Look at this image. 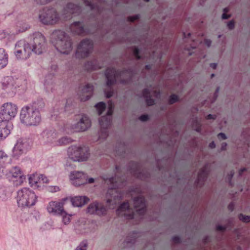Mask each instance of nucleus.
<instances>
[{"label":"nucleus","mask_w":250,"mask_h":250,"mask_svg":"<svg viewBox=\"0 0 250 250\" xmlns=\"http://www.w3.org/2000/svg\"><path fill=\"white\" fill-rule=\"evenodd\" d=\"M44 104L42 101L34 103L30 106H26L22 108L20 118L21 122L28 126H35L41 121L40 110L44 107Z\"/></svg>","instance_id":"f257e3e1"},{"label":"nucleus","mask_w":250,"mask_h":250,"mask_svg":"<svg viewBox=\"0 0 250 250\" xmlns=\"http://www.w3.org/2000/svg\"><path fill=\"white\" fill-rule=\"evenodd\" d=\"M53 43L61 53L68 54L72 50V42L69 36L63 31H55L52 33Z\"/></svg>","instance_id":"f03ea898"},{"label":"nucleus","mask_w":250,"mask_h":250,"mask_svg":"<svg viewBox=\"0 0 250 250\" xmlns=\"http://www.w3.org/2000/svg\"><path fill=\"white\" fill-rule=\"evenodd\" d=\"M106 78V86L110 87L114 84L119 79L121 84H126L129 81L130 73L127 71L116 70L114 68H108L105 73Z\"/></svg>","instance_id":"7ed1b4c3"},{"label":"nucleus","mask_w":250,"mask_h":250,"mask_svg":"<svg viewBox=\"0 0 250 250\" xmlns=\"http://www.w3.org/2000/svg\"><path fill=\"white\" fill-rule=\"evenodd\" d=\"M37 196L34 192L29 188H24L17 193V203L21 208L30 207L37 201Z\"/></svg>","instance_id":"20e7f679"},{"label":"nucleus","mask_w":250,"mask_h":250,"mask_svg":"<svg viewBox=\"0 0 250 250\" xmlns=\"http://www.w3.org/2000/svg\"><path fill=\"white\" fill-rule=\"evenodd\" d=\"M67 155L69 159L73 162H83L89 157L88 149L85 147L71 146L67 149Z\"/></svg>","instance_id":"39448f33"},{"label":"nucleus","mask_w":250,"mask_h":250,"mask_svg":"<svg viewBox=\"0 0 250 250\" xmlns=\"http://www.w3.org/2000/svg\"><path fill=\"white\" fill-rule=\"evenodd\" d=\"M91 125V121L89 118L86 116L82 115L68 125V132L69 133L84 132L89 128Z\"/></svg>","instance_id":"423d86ee"},{"label":"nucleus","mask_w":250,"mask_h":250,"mask_svg":"<svg viewBox=\"0 0 250 250\" xmlns=\"http://www.w3.org/2000/svg\"><path fill=\"white\" fill-rule=\"evenodd\" d=\"M32 43L30 44L31 50L37 54H41L45 50L46 40L44 36L40 32L33 34Z\"/></svg>","instance_id":"0eeeda50"},{"label":"nucleus","mask_w":250,"mask_h":250,"mask_svg":"<svg viewBox=\"0 0 250 250\" xmlns=\"http://www.w3.org/2000/svg\"><path fill=\"white\" fill-rule=\"evenodd\" d=\"M15 49V54L19 60L28 59L32 52L30 44L22 41L18 42L16 44Z\"/></svg>","instance_id":"6e6552de"},{"label":"nucleus","mask_w":250,"mask_h":250,"mask_svg":"<svg viewBox=\"0 0 250 250\" xmlns=\"http://www.w3.org/2000/svg\"><path fill=\"white\" fill-rule=\"evenodd\" d=\"M40 21L45 24H52L56 23L59 20V17L53 9H44L39 15Z\"/></svg>","instance_id":"1a4fd4ad"},{"label":"nucleus","mask_w":250,"mask_h":250,"mask_svg":"<svg viewBox=\"0 0 250 250\" xmlns=\"http://www.w3.org/2000/svg\"><path fill=\"white\" fill-rule=\"evenodd\" d=\"M92 42L89 40H84L79 44L76 56L78 59L85 58L92 52Z\"/></svg>","instance_id":"9d476101"},{"label":"nucleus","mask_w":250,"mask_h":250,"mask_svg":"<svg viewBox=\"0 0 250 250\" xmlns=\"http://www.w3.org/2000/svg\"><path fill=\"white\" fill-rule=\"evenodd\" d=\"M1 119L8 122L13 118L17 114V107L12 103L4 104L2 107Z\"/></svg>","instance_id":"9b49d317"},{"label":"nucleus","mask_w":250,"mask_h":250,"mask_svg":"<svg viewBox=\"0 0 250 250\" xmlns=\"http://www.w3.org/2000/svg\"><path fill=\"white\" fill-rule=\"evenodd\" d=\"M121 194L115 189H109L106 194V203L109 206L114 208L115 205L121 199Z\"/></svg>","instance_id":"f8f14e48"},{"label":"nucleus","mask_w":250,"mask_h":250,"mask_svg":"<svg viewBox=\"0 0 250 250\" xmlns=\"http://www.w3.org/2000/svg\"><path fill=\"white\" fill-rule=\"evenodd\" d=\"M69 179L71 183L75 186L85 184V174L83 171H73L70 173Z\"/></svg>","instance_id":"ddd939ff"},{"label":"nucleus","mask_w":250,"mask_h":250,"mask_svg":"<svg viewBox=\"0 0 250 250\" xmlns=\"http://www.w3.org/2000/svg\"><path fill=\"white\" fill-rule=\"evenodd\" d=\"M9 176L16 186L21 185L25 179L21 169L17 167H13L10 170Z\"/></svg>","instance_id":"4468645a"},{"label":"nucleus","mask_w":250,"mask_h":250,"mask_svg":"<svg viewBox=\"0 0 250 250\" xmlns=\"http://www.w3.org/2000/svg\"><path fill=\"white\" fill-rule=\"evenodd\" d=\"M66 200L67 198L63 199L62 203L50 202L47 207L48 212L54 214H61L62 213H64L63 205V202Z\"/></svg>","instance_id":"2eb2a0df"},{"label":"nucleus","mask_w":250,"mask_h":250,"mask_svg":"<svg viewBox=\"0 0 250 250\" xmlns=\"http://www.w3.org/2000/svg\"><path fill=\"white\" fill-rule=\"evenodd\" d=\"M154 96L156 98L160 97V93L154 90V87L150 86L149 88L145 89L143 91V96L146 98V104L148 105H152L155 104L154 100L151 99L149 96Z\"/></svg>","instance_id":"dca6fc26"},{"label":"nucleus","mask_w":250,"mask_h":250,"mask_svg":"<svg viewBox=\"0 0 250 250\" xmlns=\"http://www.w3.org/2000/svg\"><path fill=\"white\" fill-rule=\"evenodd\" d=\"M133 206L135 211L139 214H144L146 210L145 199L143 197L135 198L133 200Z\"/></svg>","instance_id":"f3484780"},{"label":"nucleus","mask_w":250,"mask_h":250,"mask_svg":"<svg viewBox=\"0 0 250 250\" xmlns=\"http://www.w3.org/2000/svg\"><path fill=\"white\" fill-rule=\"evenodd\" d=\"M114 108L113 104L110 102L108 103V110L105 116H102L99 121L100 125L103 127L108 126L111 120V115Z\"/></svg>","instance_id":"a211bd4d"},{"label":"nucleus","mask_w":250,"mask_h":250,"mask_svg":"<svg viewBox=\"0 0 250 250\" xmlns=\"http://www.w3.org/2000/svg\"><path fill=\"white\" fill-rule=\"evenodd\" d=\"M132 209L129 208V205L127 202L122 204L119 208L117 210V213L121 215H123L127 219H131L134 215L132 213Z\"/></svg>","instance_id":"6ab92c4d"},{"label":"nucleus","mask_w":250,"mask_h":250,"mask_svg":"<svg viewBox=\"0 0 250 250\" xmlns=\"http://www.w3.org/2000/svg\"><path fill=\"white\" fill-rule=\"evenodd\" d=\"M10 133V124L1 120L0 121V140L5 138Z\"/></svg>","instance_id":"aec40b11"},{"label":"nucleus","mask_w":250,"mask_h":250,"mask_svg":"<svg viewBox=\"0 0 250 250\" xmlns=\"http://www.w3.org/2000/svg\"><path fill=\"white\" fill-rule=\"evenodd\" d=\"M93 91V86L91 84H87L82 90L80 94V99L81 101L84 102L91 97Z\"/></svg>","instance_id":"412c9836"},{"label":"nucleus","mask_w":250,"mask_h":250,"mask_svg":"<svg viewBox=\"0 0 250 250\" xmlns=\"http://www.w3.org/2000/svg\"><path fill=\"white\" fill-rule=\"evenodd\" d=\"M27 146V145L22 140H19L17 141L13 148V155L18 156L22 154Z\"/></svg>","instance_id":"4be33fe9"},{"label":"nucleus","mask_w":250,"mask_h":250,"mask_svg":"<svg viewBox=\"0 0 250 250\" xmlns=\"http://www.w3.org/2000/svg\"><path fill=\"white\" fill-rule=\"evenodd\" d=\"M89 199L86 196H76L71 198V203L74 207H81L85 205Z\"/></svg>","instance_id":"5701e85b"},{"label":"nucleus","mask_w":250,"mask_h":250,"mask_svg":"<svg viewBox=\"0 0 250 250\" xmlns=\"http://www.w3.org/2000/svg\"><path fill=\"white\" fill-rule=\"evenodd\" d=\"M14 81L11 77H7L2 82V86L4 89H11L14 86Z\"/></svg>","instance_id":"b1692460"},{"label":"nucleus","mask_w":250,"mask_h":250,"mask_svg":"<svg viewBox=\"0 0 250 250\" xmlns=\"http://www.w3.org/2000/svg\"><path fill=\"white\" fill-rule=\"evenodd\" d=\"M70 28L72 32L78 34H81L83 31V25L80 22H75L71 24Z\"/></svg>","instance_id":"393cba45"},{"label":"nucleus","mask_w":250,"mask_h":250,"mask_svg":"<svg viewBox=\"0 0 250 250\" xmlns=\"http://www.w3.org/2000/svg\"><path fill=\"white\" fill-rule=\"evenodd\" d=\"M8 63V56L5 51L0 49V68H3Z\"/></svg>","instance_id":"a878e982"},{"label":"nucleus","mask_w":250,"mask_h":250,"mask_svg":"<svg viewBox=\"0 0 250 250\" xmlns=\"http://www.w3.org/2000/svg\"><path fill=\"white\" fill-rule=\"evenodd\" d=\"M97 206H98V202H94L89 204L87 208V212L90 214H96Z\"/></svg>","instance_id":"bb28decb"},{"label":"nucleus","mask_w":250,"mask_h":250,"mask_svg":"<svg viewBox=\"0 0 250 250\" xmlns=\"http://www.w3.org/2000/svg\"><path fill=\"white\" fill-rule=\"evenodd\" d=\"M72 139L68 137H62L58 140V143L60 145H65L71 143Z\"/></svg>","instance_id":"cd10ccee"},{"label":"nucleus","mask_w":250,"mask_h":250,"mask_svg":"<svg viewBox=\"0 0 250 250\" xmlns=\"http://www.w3.org/2000/svg\"><path fill=\"white\" fill-rule=\"evenodd\" d=\"M105 104L104 102H100L95 105V107L99 115L102 114L103 112L105 110Z\"/></svg>","instance_id":"c85d7f7f"},{"label":"nucleus","mask_w":250,"mask_h":250,"mask_svg":"<svg viewBox=\"0 0 250 250\" xmlns=\"http://www.w3.org/2000/svg\"><path fill=\"white\" fill-rule=\"evenodd\" d=\"M97 207L96 214L98 215H102L106 213V209L103 205L98 203V206H97Z\"/></svg>","instance_id":"c756f323"},{"label":"nucleus","mask_w":250,"mask_h":250,"mask_svg":"<svg viewBox=\"0 0 250 250\" xmlns=\"http://www.w3.org/2000/svg\"><path fill=\"white\" fill-rule=\"evenodd\" d=\"M239 219L243 223H248L250 222V216L239 214L238 216Z\"/></svg>","instance_id":"7c9ffc66"},{"label":"nucleus","mask_w":250,"mask_h":250,"mask_svg":"<svg viewBox=\"0 0 250 250\" xmlns=\"http://www.w3.org/2000/svg\"><path fill=\"white\" fill-rule=\"evenodd\" d=\"M61 215L62 216V222L65 225L69 224L70 221L71 215L66 213L65 211H64V213H62Z\"/></svg>","instance_id":"2f4dec72"},{"label":"nucleus","mask_w":250,"mask_h":250,"mask_svg":"<svg viewBox=\"0 0 250 250\" xmlns=\"http://www.w3.org/2000/svg\"><path fill=\"white\" fill-rule=\"evenodd\" d=\"M38 176L37 175L33 174L29 177V184L31 186H35L38 183L37 179Z\"/></svg>","instance_id":"473e14b6"},{"label":"nucleus","mask_w":250,"mask_h":250,"mask_svg":"<svg viewBox=\"0 0 250 250\" xmlns=\"http://www.w3.org/2000/svg\"><path fill=\"white\" fill-rule=\"evenodd\" d=\"M178 97L177 95L173 94L171 95L168 99V103L170 104H173L178 101Z\"/></svg>","instance_id":"72a5a7b5"},{"label":"nucleus","mask_w":250,"mask_h":250,"mask_svg":"<svg viewBox=\"0 0 250 250\" xmlns=\"http://www.w3.org/2000/svg\"><path fill=\"white\" fill-rule=\"evenodd\" d=\"M87 244L83 242L74 250H86Z\"/></svg>","instance_id":"f704fd0d"},{"label":"nucleus","mask_w":250,"mask_h":250,"mask_svg":"<svg viewBox=\"0 0 250 250\" xmlns=\"http://www.w3.org/2000/svg\"><path fill=\"white\" fill-rule=\"evenodd\" d=\"M217 137L219 140H224L227 139V137L224 133L221 132L218 134Z\"/></svg>","instance_id":"c9c22d12"},{"label":"nucleus","mask_w":250,"mask_h":250,"mask_svg":"<svg viewBox=\"0 0 250 250\" xmlns=\"http://www.w3.org/2000/svg\"><path fill=\"white\" fill-rule=\"evenodd\" d=\"M227 26L230 30H232L234 28V21L232 20L228 22Z\"/></svg>","instance_id":"e433bc0d"},{"label":"nucleus","mask_w":250,"mask_h":250,"mask_svg":"<svg viewBox=\"0 0 250 250\" xmlns=\"http://www.w3.org/2000/svg\"><path fill=\"white\" fill-rule=\"evenodd\" d=\"M234 174V171L233 170H230L229 172V173L228 174L227 178L229 182L231 181Z\"/></svg>","instance_id":"4c0bfd02"},{"label":"nucleus","mask_w":250,"mask_h":250,"mask_svg":"<svg viewBox=\"0 0 250 250\" xmlns=\"http://www.w3.org/2000/svg\"><path fill=\"white\" fill-rule=\"evenodd\" d=\"M85 180H86V182H85V184H92V183H94L95 182V179L93 178H88L87 176H86V175L85 174Z\"/></svg>","instance_id":"58836bf2"},{"label":"nucleus","mask_w":250,"mask_h":250,"mask_svg":"<svg viewBox=\"0 0 250 250\" xmlns=\"http://www.w3.org/2000/svg\"><path fill=\"white\" fill-rule=\"evenodd\" d=\"M149 117L147 115H143L139 117V119L142 122H145L148 120Z\"/></svg>","instance_id":"ea45409f"},{"label":"nucleus","mask_w":250,"mask_h":250,"mask_svg":"<svg viewBox=\"0 0 250 250\" xmlns=\"http://www.w3.org/2000/svg\"><path fill=\"white\" fill-rule=\"evenodd\" d=\"M140 52V50L138 48H135L134 50V55L136 57L137 59H139L140 58V57L138 55Z\"/></svg>","instance_id":"a19ab883"},{"label":"nucleus","mask_w":250,"mask_h":250,"mask_svg":"<svg viewBox=\"0 0 250 250\" xmlns=\"http://www.w3.org/2000/svg\"><path fill=\"white\" fill-rule=\"evenodd\" d=\"M40 180H41L42 183H47L48 182V180L47 178L42 175H41L40 177L39 178Z\"/></svg>","instance_id":"79ce46f5"},{"label":"nucleus","mask_w":250,"mask_h":250,"mask_svg":"<svg viewBox=\"0 0 250 250\" xmlns=\"http://www.w3.org/2000/svg\"><path fill=\"white\" fill-rule=\"evenodd\" d=\"M139 16L138 15H136L134 16L129 17L128 18V20L130 21H134L136 20L139 19Z\"/></svg>","instance_id":"37998d69"},{"label":"nucleus","mask_w":250,"mask_h":250,"mask_svg":"<svg viewBox=\"0 0 250 250\" xmlns=\"http://www.w3.org/2000/svg\"><path fill=\"white\" fill-rule=\"evenodd\" d=\"M226 229V227L221 225H217L216 226V229L218 231H224Z\"/></svg>","instance_id":"c03bdc74"},{"label":"nucleus","mask_w":250,"mask_h":250,"mask_svg":"<svg viewBox=\"0 0 250 250\" xmlns=\"http://www.w3.org/2000/svg\"><path fill=\"white\" fill-rule=\"evenodd\" d=\"M104 93H105V95L106 97L108 98H110L111 97H112V95H113V91H108V92H106L105 91Z\"/></svg>","instance_id":"a18cd8bd"},{"label":"nucleus","mask_w":250,"mask_h":250,"mask_svg":"<svg viewBox=\"0 0 250 250\" xmlns=\"http://www.w3.org/2000/svg\"><path fill=\"white\" fill-rule=\"evenodd\" d=\"M211 41L209 39H206L205 40V43L208 47H209L211 46Z\"/></svg>","instance_id":"49530a36"},{"label":"nucleus","mask_w":250,"mask_h":250,"mask_svg":"<svg viewBox=\"0 0 250 250\" xmlns=\"http://www.w3.org/2000/svg\"><path fill=\"white\" fill-rule=\"evenodd\" d=\"M6 157H7L6 154L2 151H0V159H3Z\"/></svg>","instance_id":"de8ad7c7"},{"label":"nucleus","mask_w":250,"mask_h":250,"mask_svg":"<svg viewBox=\"0 0 250 250\" xmlns=\"http://www.w3.org/2000/svg\"><path fill=\"white\" fill-rule=\"evenodd\" d=\"M227 145H227V144L226 143H222L221 146V151L226 150V149H227Z\"/></svg>","instance_id":"09e8293b"},{"label":"nucleus","mask_w":250,"mask_h":250,"mask_svg":"<svg viewBox=\"0 0 250 250\" xmlns=\"http://www.w3.org/2000/svg\"><path fill=\"white\" fill-rule=\"evenodd\" d=\"M38 2L43 4L46 3L47 2L49 1L50 0H36Z\"/></svg>","instance_id":"8fccbe9b"},{"label":"nucleus","mask_w":250,"mask_h":250,"mask_svg":"<svg viewBox=\"0 0 250 250\" xmlns=\"http://www.w3.org/2000/svg\"><path fill=\"white\" fill-rule=\"evenodd\" d=\"M209 147L211 149L214 148L216 147V145L214 141H212L209 143Z\"/></svg>","instance_id":"3c124183"},{"label":"nucleus","mask_w":250,"mask_h":250,"mask_svg":"<svg viewBox=\"0 0 250 250\" xmlns=\"http://www.w3.org/2000/svg\"><path fill=\"white\" fill-rule=\"evenodd\" d=\"M180 237L178 236H174L172 238V240L175 243H178L180 241Z\"/></svg>","instance_id":"603ef678"},{"label":"nucleus","mask_w":250,"mask_h":250,"mask_svg":"<svg viewBox=\"0 0 250 250\" xmlns=\"http://www.w3.org/2000/svg\"><path fill=\"white\" fill-rule=\"evenodd\" d=\"M247 169L246 168H242L239 170L238 173L239 176H241L244 171H246Z\"/></svg>","instance_id":"864d4df0"},{"label":"nucleus","mask_w":250,"mask_h":250,"mask_svg":"<svg viewBox=\"0 0 250 250\" xmlns=\"http://www.w3.org/2000/svg\"><path fill=\"white\" fill-rule=\"evenodd\" d=\"M215 117H216L215 115H213L212 114H208L207 117V119H215Z\"/></svg>","instance_id":"5fc2aeb1"},{"label":"nucleus","mask_w":250,"mask_h":250,"mask_svg":"<svg viewBox=\"0 0 250 250\" xmlns=\"http://www.w3.org/2000/svg\"><path fill=\"white\" fill-rule=\"evenodd\" d=\"M230 17V15H227L225 13L223 14L222 15V18L223 19H229V18Z\"/></svg>","instance_id":"6e6d98bb"},{"label":"nucleus","mask_w":250,"mask_h":250,"mask_svg":"<svg viewBox=\"0 0 250 250\" xmlns=\"http://www.w3.org/2000/svg\"><path fill=\"white\" fill-rule=\"evenodd\" d=\"M202 175L203 177H205L207 175V174L204 172H202L199 174V180L202 177Z\"/></svg>","instance_id":"4d7b16f0"},{"label":"nucleus","mask_w":250,"mask_h":250,"mask_svg":"<svg viewBox=\"0 0 250 250\" xmlns=\"http://www.w3.org/2000/svg\"><path fill=\"white\" fill-rule=\"evenodd\" d=\"M219 90H220V88L219 87H218L216 89V90H215V96L216 97H217L218 96V93L219 91Z\"/></svg>","instance_id":"13d9d810"},{"label":"nucleus","mask_w":250,"mask_h":250,"mask_svg":"<svg viewBox=\"0 0 250 250\" xmlns=\"http://www.w3.org/2000/svg\"><path fill=\"white\" fill-rule=\"evenodd\" d=\"M84 2H85V4H86V5H89V6H90V7H91V8H92V6L91 4H90V3L89 1H85Z\"/></svg>","instance_id":"bf43d9fd"},{"label":"nucleus","mask_w":250,"mask_h":250,"mask_svg":"<svg viewBox=\"0 0 250 250\" xmlns=\"http://www.w3.org/2000/svg\"><path fill=\"white\" fill-rule=\"evenodd\" d=\"M217 64L215 63H212L210 64V66L212 67L213 68H215L216 67Z\"/></svg>","instance_id":"052dcab7"},{"label":"nucleus","mask_w":250,"mask_h":250,"mask_svg":"<svg viewBox=\"0 0 250 250\" xmlns=\"http://www.w3.org/2000/svg\"><path fill=\"white\" fill-rule=\"evenodd\" d=\"M233 205L232 204H230L229 206V209L231 210H233Z\"/></svg>","instance_id":"680f3d73"},{"label":"nucleus","mask_w":250,"mask_h":250,"mask_svg":"<svg viewBox=\"0 0 250 250\" xmlns=\"http://www.w3.org/2000/svg\"><path fill=\"white\" fill-rule=\"evenodd\" d=\"M65 166H66V167H71V165L69 164V162H67L66 163Z\"/></svg>","instance_id":"e2e57ef3"},{"label":"nucleus","mask_w":250,"mask_h":250,"mask_svg":"<svg viewBox=\"0 0 250 250\" xmlns=\"http://www.w3.org/2000/svg\"><path fill=\"white\" fill-rule=\"evenodd\" d=\"M195 130L197 132H200L201 130V127L197 128L195 129Z\"/></svg>","instance_id":"0e129e2a"},{"label":"nucleus","mask_w":250,"mask_h":250,"mask_svg":"<svg viewBox=\"0 0 250 250\" xmlns=\"http://www.w3.org/2000/svg\"><path fill=\"white\" fill-rule=\"evenodd\" d=\"M150 67H150V66L149 65H146V69H150Z\"/></svg>","instance_id":"69168bd1"},{"label":"nucleus","mask_w":250,"mask_h":250,"mask_svg":"<svg viewBox=\"0 0 250 250\" xmlns=\"http://www.w3.org/2000/svg\"><path fill=\"white\" fill-rule=\"evenodd\" d=\"M150 0H145V1H146V2H148Z\"/></svg>","instance_id":"338daca9"},{"label":"nucleus","mask_w":250,"mask_h":250,"mask_svg":"<svg viewBox=\"0 0 250 250\" xmlns=\"http://www.w3.org/2000/svg\"><path fill=\"white\" fill-rule=\"evenodd\" d=\"M214 76V75L213 74H212L211 75V77H213Z\"/></svg>","instance_id":"774afa93"}]
</instances>
